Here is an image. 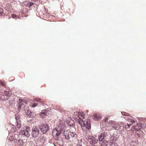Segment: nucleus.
Instances as JSON below:
<instances>
[{
  "mask_svg": "<svg viewBox=\"0 0 146 146\" xmlns=\"http://www.w3.org/2000/svg\"><path fill=\"white\" fill-rule=\"evenodd\" d=\"M125 127H124V126H120V127H119V129H121V131H123Z\"/></svg>",
  "mask_w": 146,
  "mask_h": 146,
  "instance_id": "31",
  "label": "nucleus"
},
{
  "mask_svg": "<svg viewBox=\"0 0 146 146\" xmlns=\"http://www.w3.org/2000/svg\"><path fill=\"white\" fill-rule=\"evenodd\" d=\"M48 113L47 111L46 110H44L43 111H42V112H41L39 114L41 116L43 114L44 115H48Z\"/></svg>",
  "mask_w": 146,
  "mask_h": 146,
  "instance_id": "14",
  "label": "nucleus"
},
{
  "mask_svg": "<svg viewBox=\"0 0 146 146\" xmlns=\"http://www.w3.org/2000/svg\"><path fill=\"white\" fill-rule=\"evenodd\" d=\"M132 124V123L131 124H127V125H125V129H128L129 128L130 126Z\"/></svg>",
  "mask_w": 146,
  "mask_h": 146,
  "instance_id": "28",
  "label": "nucleus"
},
{
  "mask_svg": "<svg viewBox=\"0 0 146 146\" xmlns=\"http://www.w3.org/2000/svg\"><path fill=\"white\" fill-rule=\"evenodd\" d=\"M3 12V10L1 9H0V12L2 13Z\"/></svg>",
  "mask_w": 146,
  "mask_h": 146,
  "instance_id": "41",
  "label": "nucleus"
},
{
  "mask_svg": "<svg viewBox=\"0 0 146 146\" xmlns=\"http://www.w3.org/2000/svg\"><path fill=\"white\" fill-rule=\"evenodd\" d=\"M26 6L27 7H28L29 8H30V5H29V3H27L26 5Z\"/></svg>",
  "mask_w": 146,
  "mask_h": 146,
  "instance_id": "40",
  "label": "nucleus"
},
{
  "mask_svg": "<svg viewBox=\"0 0 146 146\" xmlns=\"http://www.w3.org/2000/svg\"><path fill=\"white\" fill-rule=\"evenodd\" d=\"M4 95L6 96V97L8 98V99L9 97L10 96V95L9 94V92H8L5 90L4 91Z\"/></svg>",
  "mask_w": 146,
  "mask_h": 146,
  "instance_id": "16",
  "label": "nucleus"
},
{
  "mask_svg": "<svg viewBox=\"0 0 146 146\" xmlns=\"http://www.w3.org/2000/svg\"><path fill=\"white\" fill-rule=\"evenodd\" d=\"M130 122L132 123H133L135 122V120L133 119H130Z\"/></svg>",
  "mask_w": 146,
  "mask_h": 146,
  "instance_id": "35",
  "label": "nucleus"
},
{
  "mask_svg": "<svg viewBox=\"0 0 146 146\" xmlns=\"http://www.w3.org/2000/svg\"><path fill=\"white\" fill-rule=\"evenodd\" d=\"M109 118V116H108L107 117H106L104 119V121L105 122H107V121L108 118Z\"/></svg>",
  "mask_w": 146,
  "mask_h": 146,
  "instance_id": "33",
  "label": "nucleus"
},
{
  "mask_svg": "<svg viewBox=\"0 0 146 146\" xmlns=\"http://www.w3.org/2000/svg\"><path fill=\"white\" fill-rule=\"evenodd\" d=\"M78 123L80 125L82 129L84 131H87L91 128L90 121L86 119L84 121L81 120L78 121Z\"/></svg>",
  "mask_w": 146,
  "mask_h": 146,
  "instance_id": "1",
  "label": "nucleus"
},
{
  "mask_svg": "<svg viewBox=\"0 0 146 146\" xmlns=\"http://www.w3.org/2000/svg\"><path fill=\"white\" fill-rule=\"evenodd\" d=\"M25 111L26 113H27V115L29 116L30 115V114L31 112V111L29 110H25Z\"/></svg>",
  "mask_w": 146,
  "mask_h": 146,
  "instance_id": "20",
  "label": "nucleus"
},
{
  "mask_svg": "<svg viewBox=\"0 0 146 146\" xmlns=\"http://www.w3.org/2000/svg\"><path fill=\"white\" fill-rule=\"evenodd\" d=\"M17 123V127L19 128L21 127V123H20V122L18 121H17V122H16Z\"/></svg>",
  "mask_w": 146,
  "mask_h": 146,
  "instance_id": "23",
  "label": "nucleus"
},
{
  "mask_svg": "<svg viewBox=\"0 0 146 146\" xmlns=\"http://www.w3.org/2000/svg\"><path fill=\"white\" fill-rule=\"evenodd\" d=\"M71 130H70V135L71 137V138H73L76 137V134L75 131H76V128L73 127H72V128L70 129Z\"/></svg>",
  "mask_w": 146,
  "mask_h": 146,
  "instance_id": "6",
  "label": "nucleus"
},
{
  "mask_svg": "<svg viewBox=\"0 0 146 146\" xmlns=\"http://www.w3.org/2000/svg\"><path fill=\"white\" fill-rule=\"evenodd\" d=\"M37 105V104L36 103H34L33 104H32V106L33 107H36Z\"/></svg>",
  "mask_w": 146,
  "mask_h": 146,
  "instance_id": "37",
  "label": "nucleus"
},
{
  "mask_svg": "<svg viewBox=\"0 0 146 146\" xmlns=\"http://www.w3.org/2000/svg\"><path fill=\"white\" fill-rule=\"evenodd\" d=\"M61 132L62 131L60 130H57V136H59L61 134Z\"/></svg>",
  "mask_w": 146,
  "mask_h": 146,
  "instance_id": "25",
  "label": "nucleus"
},
{
  "mask_svg": "<svg viewBox=\"0 0 146 146\" xmlns=\"http://www.w3.org/2000/svg\"><path fill=\"white\" fill-rule=\"evenodd\" d=\"M121 114L123 115L128 116L129 114L126 112H121Z\"/></svg>",
  "mask_w": 146,
  "mask_h": 146,
  "instance_id": "27",
  "label": "nucleus"
},
{
  "mask_svg": "<svg viewBox=\"0 0 146 146\" xmlns=\"http://www.w3.org/2000/svg\"><path fill=\"white\" fill-rule=\"evenodd\" d=\"M70 131H68L66 130L64 131L63 134L65 139H69L71 138V137L70 135Z\"/></svg>",
  "mask_w": 146,
  "mask_h": 146,
  "instance_id": "9",
  "label": "nucleus"
},
{
  "mask_svg": "<svg viewBox=\"0 0 146 146\" xmlns=\"http://www.w3.org/2000/svg\"><path fill=\"white\" fill-rule=\"evenodd\" d=\"M87 139L90 143L92 145H94L98 143V140L96 139L93 136L88 135L87 136Z\"/></svg>",
  "mask_w": 146,
  "mask_h": 146,
  "instance_id": "4",
  "label": "nucleus"
},
{
  "mask_svg": "<svg viewBox=\"0 0 146 146\" xmlns=\"http://www.w3.org/2000/svg\"><path fill=\"white\" fill-rule=\"evenodd\" d=\"M17 17V16L15 14H12L11 15V17L13 18H15Z\"/></svg>",
  "mask_w": 146,
  "mask_h": 146,
  "instance_id": "36",
  "label": "nucleus"
},
{
  "mask_svg": "<svg viewBox=\"0 0 146 146\" xmlns=\"http://www.w3.org/2000/svg\"><path fill=\"white\" fill-rule=\"evenodd\" d=\"M102 117L101 115L97 114H94L93 116V119L95 120H99Z\"/></svg>",
  "mask_w": 146,
  "mask_h": 146,
  "instance_id": "10",
  "label": "nucleus"
},
{
  "mask_svg": "<svg viewBox=\"0 0 146 146\" xmlns=\"http://www.w3.org/2000/svg\"><path fill=\"white\" fill-rule=\"evenodd\" d=\"M57 129H54L52 130V134L55 137L57 136Z\"/></svg>",
  "mask_w": 146,
  "mask_h": 146,
  "instance_id": "17",
  "label": "nucleus"
},
{
  "mask_svg": "<svg viewBox=\"0 0 146 146\" xmlns=\"http://www.w3.org/2000/svg\"><path fill=\"white\" fill-rule=\"evenodd\" d=\"M34 3L32 2H31L29 3V5H30V7H31V6L33 5Z\"/></svg>",
  "mask_w": 146,
  "mask_h": 146,
  "instance_id": "38",
  "label": "nucleus"
},
{
  "mask_svg": "<svg viewBox=\"0 0 146 146\" xmlns=\"http://www.w3.org/2000/svg\"><path fill=\"white\" fill-rule=\"evenodd\" d=\"M39 127L42 132L44 134H45L49 129L48 125L46 123L42 124Z\"/></svg>",
  "mask_w": 146,
  "mask_h": 146,
  "instance_id": "3",
  "label": "nucleus"
},
{
  "mask_svg": "<svg viewBox=\"0 0 146 146\" xmlns=\"http://www.w3.org/2000/svg\"><path fill=\"white\" fill-rule=\"evenodd\" d=\"M0 84L3 86H5V84L1 80H0Z\"/></svg>",
  "mask_w": 146,
  "mask_h": 146,
  "instance_id": "34",
  "label": "nucleus"
},
{
  "mask_svg": "<svg viewBox=\"0 0 146 146\" xmlns=\"http://www.w3.org/2000/svg\"><path fill=\"white\" fill-rule=\"evenodd\" d=\"M24 142L22 140L19 139L18 140V144L20 146H23V145Z\"/></svg>",
  "mask_w": 146,
  "mask_h": 146,
  "instance_id": "19",
  "label": "nucleus"
},
{
  "mask_svg": "<svg viewBox=\"0 0 146 146\" xmlns=\"http://www.w3.org/2000/svg\"><path fill=\"white\" fill-rule=\"evenodd\" d=\"M43 140H42L41 139V138H38V139H37V142L39 143H41V144H42V143H43V142H42V141Z\"/></svg>",
  "mask_w": 146,
  "mask_h": 146,
  "instance_id": "24",
  "label": "nucleus"
},
{
  "mask_svg": "<svg viewBox=\"0 0 146 146\" xmlns=\"http://www.w3.org/2000/svg\"><path fill=\"white\" fill-rule=\"evenodd\" d=\"M117 124L118 127H120V126H124V123L123 122H120L118 123H117Z\"/></svg>",
  "mask_w": 146,
  "mask_h": 146,
  "instance_id": "22",
  "label": "nucleus"
},
{
  "mask_svg": "<svg viewBox=\"0 0 146 146\" xmlns=\"http://www.w3.org/2000/svg\"><path fill=\"white\" fill-rule=\"evenodd\" d=\"M107 133L104 132L102 133L100 135L98 136V139L99 141H102L107 136Z\"/></svg>",
  "mask_w": 146,
  "mask_h": 146,
  "instance_id": "7",
  "label": "nucleus"
},
{
  "mask_svg": "<svg viewBox=\"0 0 146 146\" xmlns=\"http://www.w3.org/2000/svg\"><path fill=\"white\" fill-rule=\"evenodd\" d=\"M108 142L106 140L104 141L101 144V146H108Z\"/></svg>",
  "mask_w": 146,
  "mask_h": 146,
  "instance_id": "15",
  "label": "nucleus"
},
{
  "mask_svg": "<svg viewBox=\"0 0 146 146\" xmlns=\"http://www.w3.org/2000/svg\"><path fill=\"white\" fill-rule=\"evenodd\" d=\"M31 1H37L38 0H31Z\"/></svg>",
  "mask_w": 146,
  "mask_h": 146,
  "instance_id": "43",
  "label": "nucleus"
},
{
  "mask_svg": "<svg viewBox=\"0 0 146 146\" xmlns=\"http://www.w3.org/2000/svg\"><path fill=\"white\" fill-rule=\"evenodd\" d=\"M1 14V13L0 12V14Z\"/></svg>",
  "mask_w": 146,
  "mask_h": 146,
  "instance_id": "47",
  "label": "nucleus"
},
{
  "mask_svg": "<svg viewBox=\"0 0 146 146\" xmlns=\"http://www.w3.org/2000/svg\"><path fill=\"white\" fill-rule=\"evenodd\" d=\"M39 138H41V139L42 140H43V137H40Z\"/></svg>",
  "mask_w": 146,
  "mask_h": 146,
  "instance_id": "42",
  "label": "nucleus"
},
{
  "mask_svg": "<svg viewBox=\"0 0 146 146\" xmlns=\"http://www.w3.org/2000/svg\"><path fill=\"white\" fill-rule=\"evenodd\" d=\"M81 113V112H78L77 116L80 119H82V118H81V115L79 113Z\"/></svg>",
  "mask_w": 146,
  "mask_h": 146,
  "instance_id": "32",
  "label": "nucleus"
},
{
  "mask_svg": "<svg viewBox=\"0 0 146 146\" xmlns=\"http://www.w3.org/2000/svg\"><path fill=\"white\" fill-rule=\"evenodd\" d=\"M24 103H26L25 101L21 99H19L18 101V110H20L24 106Z\"/></svg>",
  "mask_w": 146,
  "mask_h": 146,
  "instance_id": "8",
  "label": "nucleus"
},
{
  "mask_svg": "<svg viewBox=\"0 0 146 146\" xmlns=\"http://www.w3.org/2000/svg\"><path fill=\"white\" fill-rule=\"evenodd\" d=\"M35 114V113H34V112H31L29 117H34Z\"/></svg>",
  "mask_w": 146,
  "mask_h": 146,
  "instance_id": "26",
  "label": "nucleus"
},
{
  "mask_svg": "<svg viewBox=\"0 0 146 146\" xmlns=\"http://www.w3.org/2000/svg\"><path fill=\"white\" fill-rule=\"evenodd\" d=\"M27 131H29L30 130V128L29 127H26V129H25Z\"/></svg>",
  "mask_w": 146,
  "mask_h": 146,
  "instance_id": "39",
  "label": "nucleus"
},
{
  "mask_svg": "<svg viewBox=\"0 0 146 146\" xmlns=\"http://www.w3.org/2000/svg\"><path fill=\"white\" fill-rule=\"evenodd\" d=\"M76 146H80V145H77Z\"/></svg>",
  "mask_w": 146,
  "mask_h": 146,
  "instance_id": "44",
  "label": "nucleus"
},
{
  "mask_svg": "<svg viewBox=\"0 0 146 146\" xmlns=\"http://www.w3.org/2000/svg\"><path fill=\"white\" fill-rule=\"evenodd\" d=\"M15 119L16 120V122H17V121H18L21 122V119L19 117V116L18 115H15Z\"/></svg>",
  "mask_w": 146,
  "mask_h": 146,
  "instance_id": "18",
  "label": "nucleus"
},
{
  "mask_svg": "<svg viewBox=\"0 0 146 146\" xmlns=\"http://www.w3.org/2000/svg\"><path fill=\"white\" fill-rule=\"evenodd\" d=\"M40 133V128L39 127L35 126L32 128L31 134L32 137L36 138L38 136Z\"/></svg>",
  "mask_w": 146,
  "mask_h": 146,
  "instance_id": "2",
  "label": "nucleus"
},
{
  "mask_svg": "<svg viewBox=\"0 0 146 146\" xmlns=\"http://www.w3.org/2000/svg\"><path fill=\"white\" fill-rule=\"evenodd\" d=\"M108 123L113 128V129L115 130H118L119 129V127L117 126V123L115 121L112 120L110 121Z\"/></svg>",
  "mask_w": 146,
  "mask_h": 146,
  "instance_id": "5",
  "label": "nucleus"
},
{
  "mask_svg": "<svg viewBox=\"0 0 146 146\" xmlns=\"http://www.w3.org/2000/svg\"><path fill=\"white\" fill-rule=\"evenodd\" d=\"M93 146H97V145H94Z\"/></svg>",
  "mask_w": 146,
  "mask_h": 146,
  "instance_id": "45",
  "label": "nucleus"
},
{
  "mask_svg": "<svg viewBox=\"0 0 146 146\" xmlns=\"http://www.w3.org/2000/svg\"><path fill=\"white\" fill-rule=\"evenodd\" d=\"M67 123L68 125L69 126H72L73 127V125L74 124V121L71 119L70 120H68L67 121Z\"/></svg>",
  "mask_w": 146,
  "mask_h": 146,
  "instance_id": "12",
  "label": "nucleus"
},
{
  "mask_svg": "<svg viewBox=\"0 0 146 146\" xmlns=\"http://www.w3.org/2000/svg\"><path fill=\"white\" fill-rule=\"evenodd\" d=\"M35 101L36 102H41V101L40 100V98H36L35 99Z\"/></svg>",
  "mask_w": 146,
  "mask_h": 146,
  "instance_id": "30",
  "label": "nucleus"
},
{
  "mask_svg": "<svg viewBox=\"0 0 146 146\" xmlns=\"http://www.w3.org/2000/svg\"><path fill=\"white\" fill-rule=\"evenodd\" d=\"M80 114L81 115V118L82 119V118L84 119V113L83 112H81V113H80Z\"/></svg>",
  "mask_w": 146,
  "mask_h": 146,
  "instance_id": "29",
  "label": "nucleus"
},
{
  "mask_svg": "<svg viewBox=\"0 0 146 146\" xmlns=\"http://www.w3.org/2000/svg\"><path fill=\"white\" fill-rule=\"evenodd\" d=\"M20 133L22 135H24L27 137H29L30 135L29 131H27L25 129H24L23 131H21Z\"/></svg>",
  "mask_w": 146,
  "mask_h": 146,
  "instance_id": "11",
  "label": "nucleus"
},
{
  "mask_svg": "<svg viewBox=\"0 0 146 146\" xmlns=\"http://www.w3.org/2000/svg\"><path fill=\"white\" fill-rule=\"evenodd\" d=\"M5 98H6V96L5 97Z\"/></svg>",
  "mask_w": 146,
  "mask_h": 146,
  "instance_id": "46",
  "label": "nucleus"
},
{
  "mask_svg": "<svg viewBox=\"0 0 146 146\" xmlns=\"http://www.w3.org/2000/svg\"><path fill=\"white\" fill-rule=\"evenodd\" d=\"M133 127L135 129L138 131L141 129V126L140 124H137L136 125L133 126Z\"/></svg>",
  "mask_w": 146,
  "mask_h": 146,
  "instance_id": "13",
  "label": "nucleus"
},
{
  "mask_svg": "<svg viewBox=\"0 0 146 146\" xmlns=\"http://www.w3.org/2000/svg\"><path fill=\"white\" fill-rule=\"evenodd\" d=\"M5 96L4 95H1L0 97L1 99L4 100H7L8 99V98L6 97V98H5Z\"/></svg>",
  "mask_w": 146,
  "mask_h": 146,
  "instance_id": "21",
  "label": "nucleus"
}]
</instances>
